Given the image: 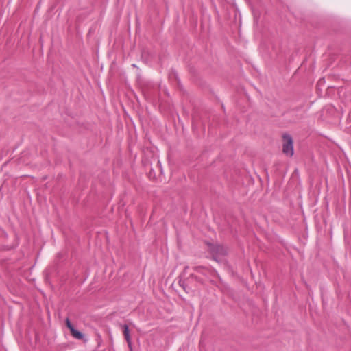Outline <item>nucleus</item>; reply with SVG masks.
<instances>
[{"label": "nucleus", "mask_w": 351, "mask_h": 351, "mask_svg": "<svg viewBox=\"0 0 351 351\" xmlns=\"http://www.w3.org/2000/svg\"><path fill=\"white\" fill-rule=\"evenodd\" d=\"M215 253L217 255H226L227 254V249L223 246L218 245L215 247Z\"/></svg>", "instance_id": "4"}, {"label": "nucleus", "mask_w": 351, "mask_h": 351, "mask_svg": "<svg viewBox=\"0 0 351 351\" xmlns=\"http://www.w3.org/2000/svg\"><path fill=\"white\" fill-rule=\"evenodd\" d=\"M72 336L76 339L81 340L84 338V335L81 332L77 330L75 328H71L70 330Z\"/></svg>", "instance_id": "3"}, {"label": "nucleus", "mask_w": 351, "mask_h": 351, "mask_svg": "<svg viewBox=\"0 0 351 351\" xmlns=\"http://www.w3.org/2000/svg\"><path fill=\"white\" fill-rule=\"evenodd\" d=\"M282 152L288 156L293 155V142L292 137L287 134L282 136Z\"/></svg>", "instance_id": "1"}, {"label": "nucleus", "mask_w": 351, "mask_h": 351, "mask_svg": "<svg viewBox=\"0 0 351 351\" xmlns=\"http://www.w3.org/2000/svg\"><path fill=\"white\" fill-rule=\"evenodd\" d=\"M66 325L70 330H71V328H74L73 325L71 323L69 318L66 319Z\"/></svg>", "instance_id": "5"}, {"label": "nucleus", "mask_w": 351, "mask_h": 351, "mask_svg": "<svg viewBox=\"0 0 351 351\" xmlns=\"http://www.w3.org/2000/svg\"><path fill=\"white\" fill-rule=\"evenodd\" d=\"M123 335H124V337L128 343V346L130 348V350L132 351V342H131V338H130V335L128 326L126 324H124L123 326Z\"/></svg>", "instance_id": "2"}]
</instances>
